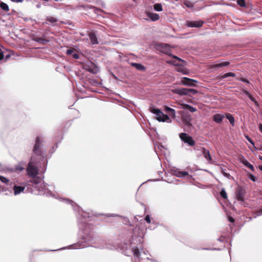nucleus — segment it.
<instances>
[{
  "label": "nucleus",
  "mask_w": 262,
  "mask_h": 262,
  "mask_svg": "<svg viewBox=\"0 0 262 262\" xmlns=\"http://www.w3.org/2000/svg\"><path fill=\"white\" fill-rule=\"evenodd\" d=\"M82 230L81 236L83 239L86 241H93L95 239V232L92 230L91 225L86 224L80 227Z\"/></svg>",
  "instance_id": "1"
},
{
  "label": "nucleus",
  "mask_w": 262,
  "mask_h": 262,
  "mask_svg": "<svg viewBox=\"0 0 262 262\" xmlns=\"http://www.w3.org/2000/svg\"><path fill=\"white\" fill-rule=\"evenodd\" d=\"M150 111L156 115V118L159 122H166L170 123L171 122L169 117L166 114H163L159 108L154 107H150Z\"/></svg>",
  "instance_id": "2"
},
{
  "label": "nucleus",
  "mask_w": 262,
  "mask_h": 262,
  "mask_svg": "<svg viewBox=\"0 0 262 262\" xmlns=\"http://www.w3.org/2000/svg\"><path fill=\"white\" fill-rule=\"evenodd\" d=\"M43 138L41 137H36L35 144L33 148V152L35 155L41 156L42 155V147L43 143Z\"/></svg>",
  "instance_id": "3"
},
{
  "label": "nucleus",
  "mask_w": 262,
  "mask_h": 262,
  "mask_svg": "<svg viewBox=\"0 0 262 262\" xmlns=\"http://www.w3.org/2000/svg\"><path fill=\"white\" fill-rule=\"evenodd\" d=\"M35 160L33 156L31 157L30 161L28 165L27 171L29 176L31 177L36 176L38 174L37 169L34 166Z\"/></svg>",
  "instance_id": "4"
},
{
  "label": "nucleus",
  "mask_w": 262,
  "mask_h": 262,
  "mask_svg": "<svg viewBox=\"0 0 262 262\" xmlns=\"http://www.w3.org/2000/svg\"><path fill=\"white\" fill-rule=\"evenodd\" d=\"M25 186H18L14 182H11L10 183V187H6V190H8L9 192H11L13 191L14 194L17 195L19 194L21 192H24L25 189Z\"/></svg>",
  "instance_id": "5"
},
{
  "label": "nucleus",
  "mask_w": 262,
  "mask_h": 262,
  "mask_svg": "<svg viewBox=\"0 0 262 262\" xmlns=\"http://www.w3.org/2000/svg\"><path fill=\"white\" fill-rule=\"evenodd\" d=\"M180 138L184 143L192 146L195 145V141L193 138L185 133H181L179 135Z\"/></svg>",
  "instance_id": "6"
},
{
  "label": "nucleus",
  "mask_w": 262,
  "mask_h": 262,
  "mask_svg": "<svg viewBox=\"0 0 262 262\" xmlns=\"http://www.w3.org/2000/svg\"><path fill=\"white\" fill-rule=\"evenodd\" d=\"M246 191L242 187L239 186L235 191L236 198L238 201L243 202Z\"/></svg>",
  "instance_id": "7"
},
{
  "label": "nucleus",
  "mask_w": 262,
  "mask_h": 262,
  "mask_svg": "<svg viewBox=\"0 0 262 262\" xmlns=\"http://www.w3.org/2000/svg\"><path fill=\"white\" fill-rule=\"evenodd\" d=\"M204 24V21L199 20H187L186 22V25L189 28H200Z\"/></svg>",
  "instance_id": "8"
},
{
  "label": "nucleus",
  "mask_w": 262,
  "mask_h": 262,
  "mask_svg": "<svg viewBox=\"0 0 262 262\" xmlns=\"http://www.w3.org/2000/svg\"><path fill=\"white\" fill-rule=\"evenodd\" d=\"M181 82L184 85L188 86H194V83H197L198 81L194 79L185 77L182 78Z\"/></svg>",
  "instance_id": "9"
},
{
  "label": "nucleus",
  "mask_w": 262,
  "mask_h": 262,
  "mask_svg": "<svg viewBox=\"0 0 262 262\" xmlns=\"http://www.w3.org/2000/svg\"><path fill=\"white\" fill-rule=\"evenodd\" d=\"M142 246L141 245L138 247L133 246L132 248V252H133L134 257L139 258L141 253L142 252Z\"/></svg>",
  "instance_id": "10"
},
{
  "label": "nucleus",
  "mask_w": 262,
  "mask_h": 262,
  "mask_svg": "<svg viewBox=\"0 0 262 262\" xmlns=\"http://www.w3.org/2000/svg\"><path fill=\"white\" fill-rule=\"evenodd\" d=\"M84 69L92 73H96L98 72V68L93 63H90L89 64L84 66Z\"/></svg>",
  "instance_id": "11"
},
{
  "label": "nucleus",
  "mask_w": 262,
  "mask_h": 262,
  "mask_svg": "<svg viewBox=\"0 0 262 262\" xmlns=\"http://www.w3.org/2000/svg\"><path fill=\"white\" fill-rule=\"evenodd\" d=\"M99 243V241H95V242H94V244H96L95 246H94V247H95L96 248H98V249H110V244L106 243H104L103 242V241L102 242V243H100L99 244H98V243Z\"/></svg>",
  "instance_id": "12"
},
{
  "label": "nucleus",
  "mask_w": 262,
  "mask_h": 262,
  "mask_svg": "<svg viewBox=\"0 0 262 262\" xmlns=\"http://www.w3.org/2000/svg\"><path fill=\"white\" fill-rule=\"evenodd\" d=\"M172 92L180 96L188 95V93H187V88L175 89L172 90Z\"/></svg>",
  "instance_id": "13"
},
{
  "label": "nucleus",
  "mask_w": 262,
  "mask_h": 262,
  "mask_svg": "<svg viewBox=\"0 0 262 262\" xmlns=\"http://www.w3.org/2000/svg\"><path fill=\"white\" fill-rule=\"evenodd\" d=\"M40 187L42 189L40 190V189H39V191H42L44 194H46L47 196H54V195L52 193V192L48 190L47 184L42 183L40 184Z\"/></svg>",
  "instance_id": "14"
},
{
  "label": "nucleus",
  "mask_w": 262,
  "mask_h": 262,
  "mask_svg": "<svg viewBox=\"0 0 262 262\" xmlns=\"http://www.w3.org/2000/svg\"><path fill=\"white\" fill-rule=\"evenodd\" d=\"M239 161L245 166L250 168L253 171H254V166L250 163H249L243 156H242L239 159Z\"/></svg>",
  "instance_id": "15"
},
{
  "label": "nucleus",
  "mask_w": 262,
  "mask_h": 262,
  "mask_svg": "<svg viewBox=\"0 0 262 262\" xmlns=\"http://www.w3.org/2000/svg\"><path fill=\"white\" fill-rule=\"evenodd\" d=\"M89 36L92 45H97L99 43L97 36L94 32H91Z\"/></svg>",
  "instance_id": "16"
},
{
  "label": "nucleus",
  "mask_w": 262,
  "mask_h": 262,
  "mask_svg": "<svg viewBox=\"0 0 262 262\" xmlns=\"http://www.w3.org/2000/svg\"><path fill=\"white\" fill-rule=\"evenodd\" d=\"M224 117L225 116L224 115L220 114H216L213 116V120L216 123H220L222 122Z\"/></svg>",
  "instance_id": "17"
},
{
  "label": "nucleus",
  "mask_w": 262,
  "mask_h": 262,
  "mask_svg": "<svg viewBox=\"0 0 262 262\" xmlns=\"http://www.w3.org/2000/svg\"><path fill=\"white\" fill-rule=\"evenodd\" d=\"M146 14L153 21L158 20L160 18L159 14L157 13L146 12Z\"/></svg>",
  "instance_id": "18"
},
{
  "label": "nucleus",
  "mask_w": 262,
  "mask_h": 262,
  "mask_svg": "<svg viewBox=\"0 0 262 262\" xmlns=\"http://www.w3.org/2000/svg\"><path fill=\"white\" fill-rule=\"evenodd\" d=\"M202 152L204 158L207 160V161H211V157L210 154V152L208 150L206 149V148L203 147L202 149Z\"/></svg>",
  "instance_id": "19"
},
{
  "label": "nucleus",
  "mask_w": 262,
  "mask_h": 262,
  "mask_svg": "<svg viewBox=\"0 0 262 262\" xmlns=\"http://www.w3.org/2000/svg\"><path fill=\"white\" fill-rule=\"evenodd\" d=\"M32 40L41 45H45L49 42V40L43 39L39 37H34L32 38Z\"/></svg>",
  "instance_id": "20"
},
{
  "label": "nucleus",
  "mask_w": 262,
  "mask_h": 262,
  "mask_svg": "<svg viewBox=\"0 0 262 262\" xmlns=\"http://www.w3.org/2000/svg\"><path fill=\"white\" fill-rule=\"evenodd\" d=\"M165 111L166 112L169 114L172 117L174 118L176 117V111L174 109L168 106H165Z\"/></svg>",
  "instance_id": "21"
},
{
  "label": "nucleus",
  "mask_w": 262,
  "mask_h": 262,
  "mask_svg": "<svg viewBox=\"0 0 262 262\" xmlns=\"http://www.w3.org/2000/svg\"><path fill=\"white\" fill-rule=\"evenodd\" d=\"M130 64L133 67H135L138 70L144 71V70H145V67L143 65H142V64H141L140 63H135V62H132L130 63Z\"/></svg>",
  "instance_id": "22"
},
{
  "label": "nucleus",
  "mask_w": 262,
  "mask_h": 262,
  "mask_svg": "<svg viewBox=\"0 0 262 262\" xmlns=\"http://www.w3.org/2000/svg\"><path fill=\"white\" fill-rule=\"evenodd\" d=\"M226 118L229 120L230 124L233 126L235 124V120L232 115L227 113L225 114Z\"/></svg>",
  "instance_id": "23"
},
{
  "label": "nucleus",
  "mask_w": 262,
  "mask_h": 262,
  "mask_svg": "<svg viewBox=\"0 0 262 262\" xmlns=\"http://www.w3.org/2000/svg\"><path fill=\"white\" fill-rule=\"evenodd\" d=\"M85 245H82V243H77L73 245H72L69 247V249H78L83 248L85 247Z\"/></svg>",
  "instance_id": "24"
},
{
  "label": "nucleus",
  "mask_w": 262,
  "mask_h": 262,
  "mask_svg": "<svg viewBox=\"0 0 262 262\" xmlns=\"http://www.w3.org/2000/svg\"><path fill=\"white\" fill-rule=\"evenodd\" d=\"M230 64V62L228 61H224L220 63L215 64L213 66L214 68H219L223 67H227Z\"/></svg>",
  "instance_id": "25"
},
{
  "label": "nucleus",
  "mask_w": 262,
  "mask_h": 262,
  "mask_svg": "<svg viewBox=\"0 0 262 262\" xmlns=\"http://www.w3.org/2000/svg\"><path fill=\"white\" fill-rule=\"evenodd\" d=\"M60 200H61V201H63V202H65L67 204H71V206H72V207H73L74 210H76V209L75 208L76 207V204L73 201L69 200V199H62V198H60Z\"/></svg>",
  "instance_id": "26"
},
{
  "label": "nucleus",
  "mask_w": 262,
  "mask_h": 262,
  "mask_svg": "<svg viewBox=\"0 0 262 262\" xmlns=\"http://www.w3.org/2000/svg\"><path fill=\"white\" fill-rule=\"evenodd\" d=\"M42 181V180L41 178H40L39 177H36V176H34V177H33V179L32 180H31V183L33 184H34V185H38L39 184H40Z\"/></svg>",
  "instance_id": "27"
},
{
  "label": "nucleus",
  "mask_w": 262,
  "mask_h": 262,
  "mask_svg": "<svg viewBox=\"0 0 262 262\" xmlns=\"http://www.w3.org/2000/svg\"><path fill=\"white\" fill-rule=\"evenodd\" d=\"M0 181L6 184V185L7 186V187H8V186H10V183L11 182H10L9 180L7 178H6V177L2 176H0Z\"/></svg>",
  "instance_id": "28"
},
{
  "label": "nucleus",
  "mask_w": 262,
  "mask_h": 262,
  "mask_svg": "<svg viewBox=\"0 0 262 262\" xmlns=\"http://www.w3.org/2000/svg\"><path fill=\"white\" fill-rule=\"evenodd\" d=\"M154 10L158 12H161L163 10L162 6L161 4L157 3L154 6Z\"/></svg>",
  "instance_id": "29"
},
{
  "label": "nucleus",
  "mask_w": 262,
  "mask_h": 262,
  "mask_svg": "<svg viewBox=\"0 0 262 262\" xmlns=\"http://www.w3.org/2000/svg\"><path fill=\"white\" fill-rule=\"evenodd\" d=\"M0 7L2 10L4 11H7L9 10L8 5L6 3L3 2H0Z\"/></svg>",
  "instance_id": "30"
},
{
  "label": "nucleus",
  "mask_w": 262,
  "mask_h": 262,
  "mask_svg": "<svg viewBox=\"0 0 262 262\" xmlns=\"http://www.w3.org/2000/svg\"><path fill=\"white\" fill-rule=\"evenodd\" d=\"M188 172H187V171H178V172L177 173V174L176 176L178 177H180V178H183L186 176H188Z\"/></svg>",
  "instance_id": "31"
},
{
  "label": "nucleus",
  "mask_w": 262,
  "mask_h": 262,
  "mask_svg": "<svg viewBox=\"0 0 262 262\" xmlns=\"http://www.w3.org/2000/svg\"><path fill=\"white\" fill-rule=\"evenodd\" d=\"M184 107L185 108L188 110L190 112L193 113L195 112L196 111V108L189 105V104H185Z\"/></svg>",
  "instance_id": "32"
},
{
  "label": "nucleus",
  "mask_w": 262,
  "mask_h": 262,
  "mask_svg": "<svg viewBox=\"0 0 262 262\" xmlns=\"http://www.w3.org/2000/svg\"><path fill=\"white\" fill-rule=\"evenodd\" d=\"M187 93H188L189 96H191V95H195L198 93V91L193 89H187Z\"/></svg>",
  "instance_id": "33"
},
{
  "label": "nucleus",
  "mask_w": 262,
  "mask_h": 262,
  "mask_svg": "<svg viewBox=\"0 0 262 262\" xmlns=\"http://www.w3.org/2000/svg\"><path fill=\"white\" fill-rule=\"evenodd\" d=\"M47 21H48L49 22L51 23H54L57 21V19L55 17H54L53 16H48L47 18Z\"/></svg>",
  "instance_id": "34"
},
{
  "label": "nucleus",
  "mask_w": 262,
  "mask_h": 262,
  "mask_svg": "<svg viewBox=\"0 0 262 262\" xmlns=\"http://www.w3.org/2000/svg\"><path fill=\"white\" fill-rule=\"evenodd\" d=\"M220 195L224 199L227 198V195L226 192L225 191V189L224 188H222L221 189V191L220 192Z\"/></svg>",
  "instance_id": "35"
},
{
  "label": "nucleus",
  "mask_w": 262,
  "mask_h": 262,
  "mask_svg": "<svg viewBox=\"0 0 262 262\" xmlns=\"http://www.w3.org/2000/svg\"><path fill=\"white\" fill-rule=\"evenodd\" d=\"M235 74L232 72H229L225 74L223 76V78H226L228 77H235Z\"/></svg>",
  "instance_id": "36"
},
{
  "label": "nucleus",
  "mask_w": 262,
  "mask_h": 262,
  "mask_svg": "<svg viewBox=\"0 0 262 262\" xmlns=\"http://www.w3.org/2000/svg\"><path fill=\"white\" fill-rule=\"evenodd\" d=\"M237 3L241 7H245V0H237Z\"/></svg>",
  "instance_id": "37"
},
{
  "label": "nucleus",
  "mask_w": 262,
  "mask_h": 262,
  "mask_svg": "<svg viewBox=\"0 0 262 262\" xmlns=\"http://www.w3.org/2000/svg\"><path fill=\"white\" fill-rule=\"evenodd\" d=\"M254 214L255 215L254 217H256L257 216L261 215H262V209H260L259 210L255 211Z\"/></svg>",
  "instance_id": "38"
},
{
  "label": "nucleus",
  "mask_w": 262,
  "mask_h": 262,
  "mask_svg": "<svg viewBox=\"0 0 262 262\" xmlns=\"http://www.w3.org/2000/svg\"><path fill=\"white\" fill-rule=\"evenodd\" d=\"M74 52V49H68L66 51V54L68 55H72V54Z\"/></svg>",
  "instance_id": "39"
},
{
  "label": "nucleus",
  "mask_w": 262,
  "mask_h": 262,
  "mask_svg": "<svg viewBox=\"0 0 262 262\" xmlns=\"http://www.w3.org/2000/svg\"><path fill=\"white\" fill-rule=\"evenodd\" d=\"M106 216L107 217H111V216H113V217H115V216H118V217H121V218H123V217L121 215H118L117 214H110V213H108V214H106Z\"/></svg>",
  "instance_id": "40"
},
{
  "label": "nucleus",
  "mask_w": 262,
  "mask_h": 262,
  "mask_svg": "<svg viewBox=\"0 0 262 262\" xmlns=\"http://www.w3.org/2000/svg\"><path fill=\"white\" fill-rule=\"evenodd\" d=\"M248 177H249V178L253 182L256 181V177L253 174H252L251 173L249 174Z\"/></svg>",
  "instance_id": "41"
},
{
  "label": "nucleus",
  "mask_w": 262,
  "mask_h": 262,
  "mask_svg": "<svg viewBox=\"0 0 262 262\" xmlns=\"http://www.w3.org/2000/svg\"><path fill=\"white\" fill-rule=\"evenodd\" d=\"M249 98L252 101H253L255 104L256 105H258V102L257 101H256V100L255 99V98L251 95L250 96H249Z\"/></svg>",
  "instance_id": "42"
},
{
  "label": "nucleus",
  "mask_w": 262,
  "mask_h": 262,
  "mask_svg": "<svg viewBox=\"0 0 262 262\" xmlns=\"http://www.w3.org/2000/svg\"><path fill=\"white\" fill-rule=\"evenodd\" d=\"M145 220L146 221V222L148 223H150L151 222V219H150V216L149 215H147L145 216Z\"/></svg>",
  "instance_id": "43"
},
{
  "label": "nucleus",
  "mask_w": 262,
  "mask_h": 262,
  "mask_svg": "<svg viewBox=\"0 0 262 262\" xmlns=\"http://www.w3.org/2000/svg\"><path fill=\"white\" fill-rule=\"evenodd\" d=\"M72 57L74 58V59H78L79 56V55L76 53H75L74 52L72 55Z\"/></svg>",
  "instance_id": "44"
},
{
  "label": "nucleus",
  "mask_w": 262,
  "mask_h": 262,
  "mask_svg": "<svg viewBox=\"0 0 262 262\" xmlns=\"http://www.w3.org/2000/svg\"><path fill=\"white\" fill-rule=\"evenodd\" d=\"M240 81L243 82H245V83H249V81L248 79H246V78H241L240 79H239Z\"/></svg>",
  "instance_id": "45"
},
{
  "label": "nucleus",
  "mask_w": 262,
  "mask_h": 262,
  "mask_svg": "<svg viewBox=\"0 0 262 262\" xmlns=\"http://www.w3.org/2000/svg\"><path fill=\"white\" fill-rule=\"evenodd\" d=\"M223 174L225 177L228 178H229L230 177V174L229 173L226 172L224 170H223Z\"/></svg>",
  "instance_id": "46"
},
{
  "label": "nucleus",
  "mask_w": 262,
  "mask_h": 262,
  "mask_svg": "<svg viewBox=\"0 0 262 262\" xmlns=\"http://www.w3.org/2000/svg\"><path fill=\"white\" fill-rule=\"evenodd\" d=\"M4 58V54L2 50L0 49V60Z\"/></svg>",
  "instance_id": "47"
},
{
  "label": "nucleus",
  "mask_w": 262,
  "mask_h": 262,
  "mask_svg": "<svg viewBox=\"0 0 262 262\" xmlns=\"http://www.w3.org/2000/svg\"><path fill=\"white\" fill-rule=\"evenodd\" d=\"M228 220L231 223H234V219L232 217H231V216H229Z\"/></svg>",
  "instance_id": "48"
},
{
  "label": "nucleus",
  "mask_w": 262,
  "mask_h": 262,
  "mask_svg": "<svg viewBox=\"0 0 262 262\" xmlns=\"http://www.w3.org/2000/svg\"><path fill=\"white\" fill-rule=\"evenodd\" d=\"M172 57H173L174 58H175V59H177V60H179V61H183H183H184L183 59H181V58H179L178 57H177V56H174V55H173V56H172Z\"/></svg>",
  "instance_id": "49"
},
{
  "label": "nucleus",
  "mask_w": 262,
  "mask_h": 262,
  "mask_svg": "<svg viewBox=\"0 0 262 262\" xmlns=\"http://www.w3.org/2000/svg\"><path fill=\"white\" fill-rule=\"evenodd\" d=\"M247 140L249 141V142L250 143H251L252 144L254 145V142L252 140H251L249 137H247Z\"/></svg>",
  "instance_id": "50"
},
{
  "label": "nucleus",
  "mask_w": 262,
  "mask_h": 262,
  "mask_svg": "<svg viewBox=\"0 0 262 262\" xmlns=\"http://www.w3.org/2000/svg\"><path fill=\"white\" fill-rule=\"evenodd\" d=\"M203 250H219V249H216V248H213V249H210V248H203L202 249Z\"/></svg>",
  "instance_id": "51"
},
{
  "label": "nucleus",
  "mask_w": 262,
  "mask_h": 262,
  "mask_svg": "<svg viewBox=\"0 0 262 262\" xmlns=\"http://www.w3.org/2000/svg\"><path fill=\"white\" fill-rule=\"evenodd\" d=\"M244 94H245L246 95H247L248 97H249V96H250V95H251L250 93L248 91H245L244 92Z\"/></svg>",
  "instance_id": "52"
},
{
  "label": "nucleus",
  "mask_w": 262,
  "mask_h": 262,
  "mask_svg": "<svg viewBox=\"0 0 262 262\" xmlns=\"http://www.w3.org/2000/svg\"><path fill=\"white\" fill-rule=\"evenodd\" d=\"M23 169H24V168H23V167H20V166H18V167H16V169H17V170H20V171L23 170Z\"/></svg>",
  "instance_id": "53"
},
{
  "label": "nucleus",
  "mask_w": 262,
  "mask_h": 262,
  "mask_svg": "<svg viewBox=\"0 0 262 262\" xmlns=\"http://www.w3.org/2000/svg\"><path fill=\"white\" fill-rule=\"evenodd\" d=\"M259 129L260 131L262 133V124L260 123L259 124Z\"/></svg>",
  "instance_id": "54"
},
{
  "label": "nucleus",
  "mask_w": 262,
  "mask_h": 262,
  "mask_svg": "<svg viewBox=\"0 0 262 262\" xmlns=\"http://www.w3.org/2000/svg\"><path fill=\"white\" fill-rule=\"evenodd\" d=\"M66 248V247H63L62 248H60L59 249V250H62V249H65ZM57 250H58V249H57ZM52 251H57V250H52Z\"/></svg>",
  "instance_id": "55"
},
{
  "label": "nucleus",
  "mask_w": 262,
  "mask_h": 262,
  "mask_svg": "<svg viewBox=\"0 0 262 262\" xmlns=\"http://www.w3.org/2000/svg\"><path fill=\"white\" fill-rule=\"evenodd\" d=\"M40 7H41V5L40 4L36 5L37 8H40Z\"/></svg>",
  "instance_id": "56"
},
{
  "label": "nucleus",
  "mask_w": 262,
  "mask_h": 262,
  "mask_svg": "<svg viewBox=\"0 0 262 262\" xmlns=\"http://www.w3.org/2000/svg\"><path fill=\"white\" fill-rule=\"evenodd\" d=\"M259 169L261 171H262V165H260V166H259Z\"/></svg>",
  "instance_id": "57"
},
{
  "label": "nucleus",
  "mask_w": 262,
  "mask_h": 262,
  "mask_svg": "<svg viewBox=\"0 0 262 262\" xmlns=\"http://www.w3.org/2000/svg\"><path fill=\"white\" fill-rule=\"evenodd\" d=\"M166 54L169 55V56H171V55L169 53V52H168V51H167V52H166Z\"/></svg>",
  "instance_id": "58"
},
{
  "label": "nucleus",
  "mask_w": 262,
  "mask_h": 262,
  "mask_svg": "<svg viewBox=\"0 0 262 262\" xmlns=\"http://www.w3.org/2000/svg\"><path fill=\"white\" fill-rule=\"evenodd\" d=\"M259 159L261 161H262V156H259Z\"/></svg>",
  "instance_id": "59"
},
{
  "label": "nucleus",
  "mask_w": 262,
  "mask_h": 262,
  "mask_svg": "<svg viewBox=\"0 0 262 262\" xmlns=\"http://www.w3.org/2000/svg\"><path fill=\"white\" fill-rule=\"evenodd\" d=\"M168 47V45L167 44L164 45L162 47Z\"/></svg>",
  "instance_id": "60"
},
{
  "label": "nucleus",
  "mask_w": 262,
  "mask_h": 262,
  "mask_svg": "<svg viewBox=\"0 0 262 262\" xmlns=\"http://www.w3.org/2000/svg\"><path fill=\"white\" fill-rule=\"evenodd\" d=\"M82 217H83V218H86L85 216V215H82Z\"/></svg>",
  "instance_id": "61"
},
{
  "label": "nucleus",
  "mask_w": 262,
  "mask_h": 262,
  "mask_svg": "<svg viewBox=\"0 0 262 262\" xmlns=\"http://www.w3.org/2000/svg\"><path fill=\"white\" fill-rule=\"evenodd\" d=\"M125 254L126 255H127V256H128V255L127 254V253H126Z\"/></svg>",
  "instance_id": "62"
},
{
  "label": "nucleus",
  "mask_w": 262,
  "mask_h": 262,
  "mask_svg": "<svg viewBox=\"0 0 262 262\" xmlns=\"http://www.w3.org/2000/svg\"><path fill=\"white\" fill-rule=\"evenodd\" d=\"M9 57V56L8 55H7L6 56V58H8Z\"/></svg>",
  "instance_id": "63"
}]
</instances>
